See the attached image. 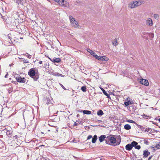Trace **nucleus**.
I'll return each instance as SVG.
<instances>
[{"label": "nucleus", "mask_w": 160, "mask_h": 160, "mask_svg": "<svg viewBox=\"0 0 160 160\" xmlns=\"http://www.w3.org/2000/svg\"><path fill=\"white\" fill-rule=\"evenodd\" d=\"M134 103L133 101L132 100H130L127 101H125L124 102V104L128 108H130V107L129 106L130 105Z\"/></svg>", "instance_id": "nucleus-6"}, {"label": "nucleus", "mask_w": 160, "mask_h": 160, "mask_svg": "<svg viewBox=\"0 0 160 160\" xmlns=\"http://www.w3.org/2000/svg\"><path fill=\"white\" fill-rule=\"evenodd\" d=\"M100 89L102 91V92H103V91H104L103 90H104V89L103 88H101Z\"/></svg>", "instance_id": "nucleus-52"}, {"label": "nucleus", "mask_w": 160, "mask_h": 160, "mask_svg": "<svg viewBox=\"0 0 160 160\" xmlns=\"http://www.w3.org/2000/svg\"><path fill=\"white\" fill-rule=\"evenodd\" d=\"M147 128H142V131H144L145 132H147Z\"/></svg>", "instance_id": "nucleus-41"}, {"label": "nucleus", "mask_w": 160, "mask_h": 160, "mask_svg": "<svg viewBox=\"0 0 160 160\" xmlns=\"http://www.w3.org/2000/svg\"><path fill=\"white\" fill-rule=\"evenodd\" d=\"M28 74L34 81H37L38 79L39 75L36 73L35 68L30 69L28 72Z\"/></svg>", "instance_id": "nucleus-2"}, {"label": "nucleus", "mask_w": 160, "mask_h": 160, "mask_svg": "<svg viewBox=\"0 0 160 160\" xmlns=\"http://www.w3.org/2000/svg\"><path fill=\"white\" fill-rule=\"evenodd\" d=\"M124 128L127 130H129L131 129V127L128 124H125L124 126Z\"/></svg>", "instance_id": "nucleus-17"}, {"label": "nucleus", "mask_w": 160, "mask_h": 160, "mask_svg": "<svg viewBox=\"0 0 160 160\" xmlns=\"http://www.w3.org/2000/svg\"><path fill=\"white\" fill-rule=\"evenodd\" d=\"M93 56L95 58H96L98 60H102L103 59V56H98L97 54H95V55H93Z\"/></svg>", "instance_id": "nucleus-12"}, {"label": "nucleus", "mask_w": 160, "mask_h": 160, "mask_svg": "<svg viewBox=\"0 0 160 160\" xmlns=\"http://www.w3.org/2000/svg\"><path fill=\"white\" fill-rule=\"evenodd\" d=\"M39 63L40 64H42V61H39Z\"/></svg>", "instance_id": "nucleus-51"}, {"label": "nucleus", "mask_w": 160, "mask_h": 160, "mask_svg": "<svg viewBox=\"0 0 160 160\" xmlns=\"http://www.w3.org/2000/svg\"><path fill=\"white\" fill-rule=\"evenodd\" d=\"M147 24L148 26H152L153 24V22L152 19L149 18L146 21Z\"/></svg>", "instance_id": "nucleus-9"}, {"label": "nucleus", "mask_w": 160, "mask_h": 160, "mask_svg": "<svg viewBox=\"0 0 160 160\" xmlns=\"http://www.w3.org/2000/svg\"><path fill=\"white\" fill-rule=\"evenodd\" d=\"M14 77L17 82H19L25 83L26 80L24 78H22L20 75L18 74H15Z\"/></svg>", "instance_id": "nucleus-3"}, {"label": "nucleus", "mask_w": 160, "mask_h": 160, "mask_svg": "<svg viewBox=\"0 0 160 160\" xmlns=\"http://www.w3.org/2000/svg\"><path fill=\"white\" fill-rule=\"evenodd\" d=\"M48 1H49V2H50V0H47Z\"/></svg>", "instance_id": "nucleus-62"}, {"label": "nucleus", "mask_w": 160, "mask_h": 160, "mask_svg": "<svg viewBox=\"0 0 160 160\" xmlns=\"http://www.w3.org/2000/svg\"><path fill=\"white\" fill-rule=\"evenodd\" d=\"M115 136L113 135H110L106 137V143L108 144L116 146L120 144L121 140L120 138L117 139L116 142V138Z\"/></svg>", "instance_id": "nucleus-1"}, {"label": "nucleus", "mask_w": 160, "mask_h": 160, "mask_svg": "<svg viewBox=\"0 0 160 160\" xmlns=\"http://www.w3.org/2000/svg\"><path fill=\"white\" fill-rule=\"evenodd\" d=\"M60 86L62 87V88L64 89V90H66V89L61 84L59 83Z\"/></svg>", "instance_id": "nucleus-42"}, {"label": "nucleus", "mask_w": 160, "mask_h": 160, "mask_svg": "<svg viewBox=\"0 0 160 160\" xmlns=\"http://www.w3.org/2000/svg\"><path fill=\"white\" fill-rule=\"evenodd\" d=\"M139 82L140 83L145 86H148L149 85V82L147 80L144 79H141L140 80Z\"/></svg>", "instance_id": "nucleus-4"}, {"label": "nucleus", "mask_w": 160, "mask_h": 160, "mask_svg": "<svg viewBox=\"0 0 160 160\" xmlns=\"http://www.w3.org/2000/svg\"><path fill=\"white\" fill-rule=\"evenodd\" d=\"M113 45L115 46H117L118 45L117 39L115 38L112 42Z\"/></svg>", "instance_id": "nucleus-19"}, {"label": "nucleus", "mask_w": 160, "mask_h": 160, "mask_svg": "<svg viewBox=\"0 0 160 160\" xmlns=\"http://www.w3.org/2000/svg\"><path fill=\"white\" fill-rule=\"evenodd\" d=\"M148 36L150 38H153L154 37V34L152 33H148Z\"/></svg>", "instance_id": "nucleus-32"}, {"label": "nucleus", "mask_w": 160, "mask_h": 160, "mask_svg": "<svg viewBox=\"0 0 160 160\" xmlns=\"http://www.w3.org/2000/svg\"><path fill=\"white\" fill-rule=\"evenodd\" d=\"M128 7L131 8H132L136 7L135 4L134 3V2H131L129 4Z\"/></svg>", "instance_id": "nucleus-11"}, {"label": "nucleus", "mask_w": 160, "mask_h": 160, "mask_svg": "<svg viewBox=\"0 0 160 160\" xmlns=\"http://www.w3.org/2000/svg\"><path fill=\"white\" fill-rule=\"evenodd\" d=\"M48 125H49V126H52V127H54V126L52 125H50V123H49V124H48Z\"/></svg>", "instance_id": "nucleus-55"}, {"label": "nucleus", "mask_w": 160, "mask_h": 160, "mask_svg": "<svg viewBox=\"0 0 160 160\" xmlns=\"http://www.w3.org/2000/svg\"><path fill=\"white\" fill-rule=\"evenodd\" d=\"M143 117L146 119H148L149 116L145 115L144 114H143Z\"/></svg>", "instance_id": "nucleus-40"}, {"label": "nucleus", "mask_w": 160, "mask_h": 160, "mask_svg": "<svg viewBox=\"0 0 160 160\" xmlns=\"http://www.w3.org/2000/svg\"><path fill=\"white\" fill-rule=\"evenodd\" d=\"M11 34H8V39L10 40H8V41L10 42V43H12L13 42V39L12 40V38L11 37Z\"/></svg>", "instance_id": "nucleus-18"}, {"label": "nucleus", "mask_w": 160, "mask_h": 160, "mask_svg": "<svg viewBox=\"0 0 160 160\" xmlns=\"http://www.w3.org/2000/svg\"><path fill=\"white\" fill-rule=\"evenodd\" d=\"M12 82L14 84H18V83L17 82L15 81H12Z\"/></svg>", "instance_id": "nucleus-44"}, {"label": "nucleus", "mask_w": 160, "mask_h": 160, "mask_svg": "<svg viewBox=\"0 0 160 160\" xmlns=\"http://www.w3.org/2000/svg\"><path fill=\"white\" fill-rule=\"evenodd\" d=\"M8 75V73H7L5 76V78H7Z\"/></svg>", "instance_id": "nucleus-49"}, {"label": "nucleus", "mask_w": 160, "mask_h": 160, "mask_svg": "<svg viewBox=\"0 0 160 160\" xmlns=\"http://www.w3.org/2000/svg\"><path fill=\"white\" fill-rule=\"evenodd\" d=\"M60 61H61V60L59 58H56L55 59H53V62H58V63H59Z\"/></svg>", "instance_id": "nucleus-25"}, {"label": "nucleus", "mask_w": 160, "mask_h": 160, "mask_svg": "<svg viewBox=\"0 0 160 160\" xmlns=\"http://www.w3.org/2000/svg\"><path fill=\"white\" fill-rule=\"evenodd\" d=\"M92 138V136L91 135H89L87 139H89L91 138Z\"/></svg>", "instance_id": "nucleus-43"}, {"label": "nucleus", "mask_w": 160, "mask_h": 160, "mask_svg": "<svg viewBox=\"0 0 160 160\" xmlns=\"http://www.w3.org/2000/svg\"><path fill=\"white\" fill-rule=\"evenodd\" d=\"M103 59L102 60V61H107L108 60V58L105 57V56H103Z\"/></svg>", "instance_id": "nucleus-34"}, {"label": "nucleus", "mask_w": 160, "mask_h": 160, "mask_svg": "<svg viewBox=\"0 0 160 160\" xmlns=\"http://www.w3.org/2000/svg\"><path fill=\"white\" fill-rule=\"evenodd\" d=\"M78 125V123H76V122H74L73 126H76Z\"/></svg>", "instance_id": "nucleus-48"}, {"label": "nucleus", "mask_w": 160, "mask_h": 160, "mask_svg": "<svg viewBox=\"0 0 160 160\" xmlns=\"http://www.w3.org/2000/svg\"><path fill=\"white\" fill-rule=\"evenodd\" d=\"M138 144V143L135 141H132L131 143V145H132V147H135Z\"/></svg>", "instance_id": "nucleus-23"}, {"label": "nucleus", "mask_w": 160, "mask_h": 160, "mask_svg": "<svg viewBox=\"0 0 160 160\" xmlns=\"http://www.w3.org/2000/svg\"><path fill=\"white\" fill-rule=\"evenodd\" d=\"M73 27H77L78 26V23L75 20H74L73 22L71 23Z\"/></svg>", "instance_id": "nucleus-14"}, {"label": "nucleus", "mask_w": 160, "mask_h": 160, "mask_svg": "<svg viewBox=\"0 0 160 160\" xmlns=\"http://www.w3.org/2000/svg\"><path fill=\"white\" fill-rule=\"evenodd\" d=\"M48 65L47 63H45L44 64V66H43L45 68H47V66Z\"/></svg>", "instance_id": "nucleus-47"}, {"label": "nucleus", "mask_w": 160, "mask_h": 160, "mask_svg": "<svg viewBox=\"0 0 160 160\" xmlns=\"http://www.w3.org/2000/svg\"><path fill=\"white\" fill-rule=\"evenodd\" d=\"M87 51L88 52L90 53L92 55H93H93H95V53L93 51L89 49H88Z\"/></svg>", "instance_id": "nucleus-22"}, {"label": "nucleus", "mask_w": 160, "mask_h": 160, "mask_svg": "<svg viewBox=\"0 0 160 160\" xmlns=\"http://www.w3.org/2000/svg\"><path fill=\"white\" fill-rule=\"evenodd\" d=\"M23 55L26 56L29 59H30L32 58V55L29 54L28 53H26L23 54Z\"/></svg>", "instance_id": "nucleus-24"}, {"label": "nucleus", "mask_w": 160, "mask_h": 160, "mask_svg": "<svg viewBox=\"0 0 160 160\" xmlns=\"http://www.w3.org/2000/svg\"><path fill=\"white\" fill-rule=\"evenodd\" d=\"M9 92V93H10V92H9H9Z\"/></svg>", "instance_id": "nucleus-63"}, {"label": "nucleus", "mask_w": 160, "mask_h": 160, "mask_svg": "<svg viewBox=\"0 0 160 160\" xmlns=\"http://www.w3.org/2000/svg\"><path fill=\"white\" fill-rule=\"evenodd\" d=\"M18 137L17 135H15L13 137V139H17Z\"/></svg>", "instance_id": "nucleus-45"}, {"label": "nucleus", "mask_w": 160, "mask_h": 160, "mask_svg": "<svg viewBox=\"0 0 160 160\" xmlns=\"http://www.w3.org/2000/svg\"><path fill=\"white\" fill-rule=\"evenodd\" d=\"M154 18H155L156 19H157V20H158L159 19V15L158 14H154Z\"/></svg>", "instance_id": "nucleus-33"}, {"label": "nucleus", "mask_w": 160, "mask_h": 160, "mask_svg": "<svg viewBox=\"0 0 160 160\" xmlns=\"http://www.w3.org/2000/svg\"><path fill=\"white\" fill-rule=\"evenodd\" d=\"M152 157V156H151L149 157V158L148 159V160H150L151 158Z\"/></svg>", "instance_id": "nucleus-50"}, {"label": "nucleus", "mask_w": 160, "mask_h": 160, "mask_svg": "<svg viewBox=\"0 0 160 160\" xmlns=\"http://www.w3.org/2000/svg\"><path fill=\"white\" fill-rule=\"evenodd\" d=\"M155 148L157 149L160 148V142H158L156 144Z\"/></svg>", "instance_id": "nucleus-27"}, {"label": "nucleus", "mask_w": 160, "mask_h": 160, "mask_svg": "<svg viewBox=\"0 0 160 160\" xmlns=\"http://www.w3.org/2000/svg\"><path fill=\"white\" fill-rule=\"evenodd\" d=\"M78 115H77V117H78Z\"/></svg>", "instance_id": "nucleus-60"}, {"label": "nucleus", "mask_w": 160, "mask_h": 160, "mask_svg": "<svg viewBox=\"0 0 160 160\" xmlns=\"http://www.w3.org/2000/svg\"><path fill=\"white\" fill-rule=\"evenodd\" d=\"M54 1H55V2H57L59 3V5H60L61 3V0H53Z\"/></svg>", "instance_id": "nucleus-38"}, {"label": "nucleus", "mask_w": 160, "mask_h": 160, "mask_svg": "<svg viewBox=\"0 0 160 160\" xmlns=\"http://www.w3.org/2000/svg\"><path fill=\"white\" fill-rule=\"evenodd\" d=\"M22 61L24 63H29V61L28 60H27L24 59L23 58H22Z\"/></svg>", "instance_id": "nucleus-36"}, {"label": "nucleus", "mask_w": 160, "mask_h": 160, "mask_svg": "<svg viewBox=\"0 0 160 160\" xmlns=\"http://www.w3.org/2000/svg\"><path fill=\"white\" fill-rule=\"evenodd\" d=\"M152 123H153V124L155 125H156V123H157L156 122H152Z\"/></svg>", "instance_id": "nucleus-54"}, {"label": "nucleus", "mask_w": 160, "mask_h": 160, "mask_svg": "<svg viewBox=\"0 0 160 160\" xmlns=\"http://www.w3.org/2000/svg\"><path fill=\"white\" fill-rule=\"evenodd\" d=\"M104 91H103V94L105 95L106 96H107V98H108L110 99H111V97L110 96V95L108 94V93L106 92V91L103 90Z\"/></svg>", "instance_id": "nucleus-21"}, {"label": "nucleus", "mask_w": 160, "mask_h": 160, "mask_svg": "<svg viewBox=\"0 0 160 160\" xmlns=\"http://www.w3.org/2000/svg\"><path fill=\"white\" fill-rule=\"evenodd\" d=\"M113 95H114V94H113Z\"/></svg>", "instance_id": "nucleus-64"}, {"label": "nucleus", "mask_w": 160, "mask_h": 160, "mask_svg": "<svg viewBox=\"0 0 160 160\" xmlns=\"http://www.w3.org/2000/svg\"><path fill=\"white\" fill-rule=\"evenodd\" d=\"M82 112L84 114L89 115L91 114V112L88 110H82Z\"/></svg>", "instance_id": "nucleus-15"}, {"label": "nucleus", "mask_w": 160, "mask_h": 160, "mask_svg": "<svg viewBox=\"0 0 160 160\" xmlns=\"http://www.w3.org/2000/svg\"><path fill=\"white\" fill-rule=\"evenodd\" d=\"M150 152L148 151V150H144L143 151V157H148L150 154Z\"/></svg>", "instance_id": "nucleus-8"}, {"label": "nucleus", "mask_w": 160, "mask_h": 160, "mask_svg": "<svg viewBox=\"0 0 160 160\" xmlns=\"http://www.w3.org/2000/svg\"><path fill=\"white\" fill-rule=\"evenodd\" d=\"M127 122H128L132 123H136L135 121L131 120H128Z\"/></svg>", "instance_id": "nucleus-35"}, {"label": "nucleus", "mask_w": 160, "mask_h": 160, "mask_svg": "<svg viewBox=\"0 0 160 160\" xmlns=\"http://www.w3.org/2000/svg\"><path fill=\"white\" fill-rule=\"evenodd\" d=\"M134 157H132V159H133V160H134Z\"/></svg>", "instance_id": "nucleus-57"}, {"label": "nucleus", "mask_w": 160, "mask_h": 160, "mask_svg": "<svg viewBox=\"0 0 160 160\" xmlns=\"http://www.w3.org/2000/svg\"><path fill=\"white\" fill-rule=\"evenodd\" d=\"M12 132V130H7L6 132V134L7 135L9 136V135H11Z\"/></svg>", "instance_id": "nucleus-20"}, {"label": "nucleus", "mask_w": 160, "mask_h": 160, "mask_svg": "<svg viewBox=\"0 0 160 160\" xmlns=\"http://www.w3.org/2000/svg\"><path fill=\"white\" fill-rule=\"evenodd\" d=\"M6 129L7 130V129L6 128H5V129H4V130H6Z\"/></svg>", "instance_id": "nucleus-61"}, {"label": "nucleus", "mask_w": 160, "mask_h": 160, "mask_svg": "<svg viewBox=\"0 0 160 160\" xmlns=\"http://www.w3.org/2000/svg\"><path fill=\"white\" fill-rule=\"evenodd\" d=\"M133 155L135 157V158H137L136 157V155L135 153L133 154Z\"/></svg>", "instance_id": "nucleus-53"}, {"label": "nucleus", "mask_w": 160, "mask_h": 160, "mask_svg": "<svg viewBox=\"0 0 160 160\" xmlns=\"http://www.w3.org/2000/svg\"><path fill=\"white\" fill-rule=\"evenodd\" d=\"M97 136L96 135H94V136L92 138V142L93 143H95L96 142L97 140Z\"/></svg>", "instance_id": "nucleus-13"}, {"label": "nucleus", "mask_w": 160, "mask_h": 160, "mask_svg": "<svg viewBox=\"0 0 160 160\" xmlns=\"http://www.w3.org/2000/svg\"><path fill=\"white\" fill-rule=\"evenodd\" d=\"M144 143L147 145H148L149 144V142L148 141H147L146 140H144Z\"/></svg>", "instance_id": "nucleus-39"}, {"label": "nucleus", "mask_w": 160, "mask_h": 160, "mask_svg": "<svg viewBox=\"0 0 160 160\" xmlns=\"http://www.w3.org/2000/svg\"><path fill=\"white\" fill-rule=\"evenodd\" d=\"M134 3L135 4L136 7L139 6L142 4L141 2L140 1L134 2Z\"/></svg>", "instance_id": "nucleus-26"}, {"label": "nucleus", "mask_w": 160, "mask_h": 160, "mask_svg": "<svg viewBox=\"0 0 160 160\" xmlns=\"http://www.w3.org/2000/svg\"><path fill=\"white\" fill-rule=\"evenodd\" d=\"M138 160H142V159H138Z\"/></svg>", "instance_id": "nucleus-58"}, {"label": "nucleus", "mask_w": 160, "mask_h": 160, "mask_svg": "<svg viewBox=\"0 0 160 160\" xmlns=\"http://www.w3.org/2000/svg\"><path fill=\"white\" fill-rule=\"evenodd\" d=\"M135 148L136 149H137L138 150H139L141 148V146L140 145H138L136 146L135 147Z\"/></svg>", "instance_id": "nucleus-37"}, {"label": "nucleus", "mask_w": 160, "mask_h": 160, "mask_svg": "<svg viewBox=\"0 0 160 160\" xmlns=\"http://www.w3.org/2000/svg\"><path fill=\"white\" fill-rule=\"evenodd\" d=\"M56 75L57 76H62V75L61 74H59L58 73H57Z\"/></svg>", "instance_id": "nucleus-46"}, {"label": "nucleus", "mask_w": 160, "mask_h": 160, "mask_svg": "<svg viewBox=\"0 0 160 160\" xmlns=\"http://www.w3.org/2000/svg\"><path fill=\"white\" fill-rule=\"evenodd\" d=\"M125 148L127 150L130 151L132 150V145L131 144H128L126 145Z\"/></svg>", "instance_id": "nucleus-10"}, {"label": "nucleus", "mask_w": 160, "mask_h": 160, "mask_svg": "<svg viewBox=\"0 0 160 160\" xmlns=\"http://www.w3.org/2000/svg\"><path fill=\"white\" fill-rule=\"evenodd\" d=\"M49 104V102H47V105H48V104Z\"/></svg>", "instance_id": "nucleus-56"}, {"label": "nucleus", "mask_w": 160, "mask_h": 160, "mask_svg": "<svg viewBox=\"0 0 160 160\" xmlns=\"http://www.w3.org/2000/svg\"><path fill=\"white\" fill-rule=\"evenodd\" d=\"M69 19L71 23L73 22L74 20H75V19L71 16L69 17Z\"/></svg>", "instance_id": "nucleus-30"}, {"label": "nucleus", "mask_w": 160, "mask_h": 160, "mask_svg": "<svg viewBox=\"0 0 160 160\" xmlns=\"http://www.w3.org/2000/svg\"><path fill=\"white\" fill-rule=\"evenodd\" d=\"M61 3L60 5L61 6L63 7H69V3L68 2L64 0H61Z\"/></svg>", "instance_id": "nucleus-5"}, {"label": "nucleus", "mask_w": 160, "mask_h": 160, "mask_svg": "<svg viewBox=\"0 0 160 160\" xmlns=\"http://www.w3.org/2000/svg\"><path fill=\"white\" fill-rule=\"evenodd\" d=\"M103 114L104 113L101 110H99L97 112V115L100 117H101Z\"/></svg>", "instance_id": "nucleus-16"}, {"label": "nucleus", "mask_w": 160, "mask_h": 160, "mask_svg": "<svg viewBox=\"0 0 160 160\" xmlns=\"http://www.w3.org/2000/svg\"><path fill=\"white\" fill-rule=\"evenodd\" d=\"M154 131V130H152L150 128H148L147 129V132L149 133H151L153 132V131Z\"/></svg>", "instance_id": "nucleus-31"}, {"label": "nucleus", "mask_w": 160, "mask_h": 160, "mask_svg": "<svg viewBox=\"0 0 160 160\" xmlns=\"http://www.w3.org/2000/svg\"><path fill=\"white\" fill-rule=\"evenodd\" d=\"M148 33H147L145 32H143L142 34V36L143 37H146V38H147V37L148 36Z\"/></svg>", "instance_id": "nucleus-28"}, {"label": "nucleus", "mask_w": 160, "mask_h": 160, "mask_svg": "<svg viewBox=\"0 0 160 160\" xmlns=\"http://www.w3.org/2000/svg\"><path fill=\"white\" fill-rule=\"evenodd\" d=\"M86 87L85 86H83L81 88V90L83 92H85L86 91Z\"/></svg>", "instance_id": "nucleus-29"}, {"label": "nucleus", "mask_w": 160, "mask_h": 160, "mask_svg": "<svg viewBox=\"0 0 160 160\" xmlns=\"http://www.w3.org/2000/svg\"><path fill=\"white\" fill-rule=\"evenodd\" d=\"M106 137L105 135H102L99 137V140L100 142H102L104 140L106 142Z\"/></svg>", "instance_id": "nucleus-7"}, {"label": "nucleus", "mask_w": 160, "mask_h": 160, "mask_svg": "<svg viewBox=\"0 0 160 160\" xmlns=\"http://www.w3.org/2000/svg\"><path fill=\"white\" fill-rule=\"evenodd\" d=\"M18 1H20V2H21V0H18Z\"/></svg>", "instance_id": "nucleus-59"}]
</instances>
